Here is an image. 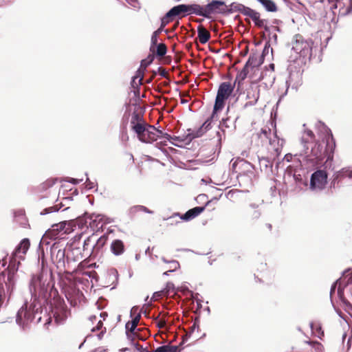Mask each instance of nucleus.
Returning a JSON list of instances; mask_svg holds the SVG:
<instances>
[{
	"label": "nucleus",
	"instance_id": "obj_32",
	"mask_svg": "<svg viewBox=\"0 0 352 352\" xmlns=\"http://www.w3.org/2000/svg\"><path fill=\"white\" fill-rule=\"evenodd\" d=\"M153 352H179V347L177 346L164 345L157 347Z\"/></svg>",
	"mask_w": 352,
	"mask_h": 352
},
{
	"label": "nucleus",
	"instance_id": "obj_27",
	"mask_svg": "<svg viewBox=\"0 0 352 352\" xmlns=\"http://www.w3.org/2000/svg\"><path fill=\"white\" fill-rule=\"evenodd\" d=\"M268 12H276L277 7L272 0H257Z\"/></svg>",
	"mask_w": 352,
	"mask_h": 352
},
{
	"label": "nucleus",
	"instance_id": "obj_50",
	"mask_svg": "<svg viewBox=\"0 0 352 352\" xmlns=\"http://www.w3.org/2000/svg\"><path fill=\"white\" fill-rule=\"evenodd\" d=\"M102 324V320H98L96 327H93L91 329V331H95L96 330H98L101 327Z\"/></svg>",
	"mask_w": 352,
	"mask_h": 352
},
{
	"label": "nucleus",
	"instance_id": "obj_59",
	"mask_svg": "<svg viewBox=\"0 0 352 352\" xmlns=\"http://www.w3.org/2000/svg\"><path fill=\"white\" fill-rule=\"evenodd\" d=\"M122 138L123 140H126H126H128L129 137H128L127 134L125 133V134H122Z\"/></svg>",
	"mask_w": 352,
	"mask_h": 352
},
{
	"label": "nucleus",
	"instance_id": "obj_3",
	"mask_svg": "<svg viewBox=\"0 0 352 352\" xmlns=\"http://www.w3.org/2000/svg\"><path fill=\"white\" fill-rule=\"evenodd\" d=\"M234 87V85H232L228 82H223L220 84L214 105V109L212 115V119L215 118V115L217 111L223 108L224 101L232 94Z\"/></svg>",
	"mask_w": 352,
	"mask_h": 352
},
{
	"label": "nucleus",
	"instance_id": "obj_62",
	"mask_svg": "<svg viewBox=\"0 0 352 352\" xmlns=\"http://www.w3.org/2000/svg\"><path fill=\"white\" fill-rule=\"evenodd\" d=\"M94 352H107L105 349H98Z\"/></svg>",
	"mask_w": 352,
	"mask_h": 352
},
{
	"label": "nucleus",
	"instance_id": "obj_2",
	"mask_svg": "<svg viewBox=\"0 0 352 352\" xmlns=\"http://www.w3.org/2000/svg\"><path fill=\"white\" fill-rule=\"evenodd\" d=\"M131 126L136 133L138 140L142 142L151 143L156 141L160 137V130L154 126L145 123L142 117L138 113L132 115Z\"/></svg>",
	"mask_w": 352,
	"mask_h": 352
},
{
	"label": "nucleus",
	"instance_id": "obj_54",
	"mask_svg": "<svg viewBox=\"0 0 352 352\" xmlns=\"http://www.w3.org/2000/svg\"><path fill=\"white\" fill-rule=\"evenodd\" d=\"M198 329H199V324H197L196 322H195V323L193 324V325L192 326L191 331L192 332V331H195V330H196V331H198Z\"/></svg>",
	"mask_w": 352,
	"mask_h": 352
},
{
	"label": "nucleus",
	"instance_id": "obj_60",
	"mask_svg": "<svg viewBox=\"0 0 352 352\" xmlns=\"http://www.w3.org/2000/svg\"><path fill=\"white\" fill-rule=\"evenodd\" d=\"M335 290H336V285H333L331 287V291H330V294L332 295V294L333 292H335Z\"/></svg>",
	"mask_w": 352,
	"mask_h": 352
},
{
	"label": "nucleus",
	"instance_id": "obj_5",
	"mask_svg": "<svg viewBox=\"0 0 352 352\" xmlns=\"http://www.w3.org/2000/svg\"><path fill=\"white\" fill-rule=\"evenodd\" d=\"M30 246V243L28 239H22L10 256L9 264H21L25 261V255Z\"/></svg>",
	"mask_w": 352,
	"mask_h": 352
},
{
	"label": "nucleus",
	"instance_id": "obj_46",
	"mask_svg": "<svg viewBox=\"0 0 352 352\" xmlns=\"http://www.w3.org/2000/svg\"><path fill=\"white\" fill-rule=\"evenodd\" d=\"M134 8H140V3L138 0H126Z\"/></svg>",
	"mask_w": 352,
	"mask_h": 352
},
{
	"label": "nucleus",
	"instance_id": "obj_16",
	"mask_svg": "<svg viewBox=\"0 0 352 352\" xmlns=\"http://www.w3.org/2000/svg\"><path fill=\"white\" fill-rule=\"evenodd\" d=\"M272 148L274 150V151L279 155L282 147L285 143V140L283 139H280L278 137L276 131H274L272 133V138L270 139L268 142Z\"/></svg>",
	"mask_w": 352,
	"mask_h": 352
},
{
	"label": "nucleus",
	"instance_id": "obj_30",
	"mask_svg": "<svg viewBox=\"0 0 352 352\" xmlns=\"http://www.w3.org/2000/svg\"><path fill=\"white\" fill-rule=\"evenodd\" d=\"M54 316L57 324H62L68 317V313L65 310L61 309L60 313L56 311Z\"/></svg>",
	"mask_w": 352,
	"mask_h": 352
},
{
	"label": "nucleus",
	"instance_id": "obj_7",
	"mask_svg": "<svg viewBox=\"0 0 352 352\" xmlns=\"http://www.w3.org/2000/svg\"><path fill=\"white\" fill-rule=\"evenodd\" d=\"M312 44L311 41H306L299 37L294 43L292 50L301 57L310 58L311 56Z\"/></svg>",
	"mask_w": 352,
	"mask_h": 352
},
{
	"label": "nucleus",
	"instance_id": "obj_17",
	"mask_svg": "<svg viewBox=\"0 0 352 352\" xmlns=\"http://www.w3.org/2000/svg\"><path fill=\"white\" fill-rule=\"evenodd\" d=\"M263 55L254 54L249 57L245 65L251 69H258V67L263 63Z\"/></svg>",
	"mask_w": 352,
	"mask_h": 352
},
{
	"label": "nucleus",
	"instance_id": "obj_29",
	"mask_svg": "<svg viewBox=\"0 0 352 352\" xmlns=\"http://www.w3.org/2000/svg\"><path fill=\"white\" fill-rule=\"evenodd\" d=\"M141 315L140 314H138L132 320L131 322H127L126 324V329L129 330L131 332H133L137 327L138 322L140 321Z\"/></svg>",
	"mask_w": 352,
	"mask_h": 352
},
{
	"label": "nucleus",
	"instance_id": "obj_53",
	"mask_svg": "<svg viewBox=\"0 0 352 352\" xmlns=\"http://www.w3.org/2000/svg\"><path fill=\"white\" fill-rule=\"evenodd\" d=\"M174 289V285H173V283H168L166 284V289H167L168 291H170V289Z\"/></svg>",
	"mask_w": 352,
	"mask_h": 352
},
{
	"label": "nucleus",
	"instance_id": "obj_10",
	"mask_svg": "<svg viewBox=\"0 0 352 352\" xmlns=\"http://www.w3.org/2000/svg\"><path fill=\"white\" fill-rule=\"evenodd\" d=\"M286 89L282 96H284L287 94V90L289 87L292 89L297 90L298 87L301 85V74L299 72H291L286 80Z\"/></svg>",
	"mask_w": 352,
	"mask_h": 352
},
{
	"label": "nucleus",
	"instance_id": "obj_12",
	"mask_svg": "<svg viewBox=\"0 0 352 352\" xmlns=\"http://www.w3.org/2000/svg\"><path fill=\"white\" fill-rule=\"evenodd\" d=\"M82 255L81 254L80 250L79 248H73L71 250H67L66 252V259L67 264H70L71 263H78V264H82Z\"/></svg>",
	"mask_w": 352,
	"mask_h": 352
},
{
	"label": "nucleus",
	"instance_id": "obj_38",
	"mask_svg": "<svg viewBox=\"0 0 352 352\" xmlns=\"http://www.w3.org/2000/svg\"><path fill=\"white\" fill-rule=\"evenodd\" d=\"M65 250H59L57 252L56 257H57V258H58V260L56 261L57 263V264H60L61 263L65 264Z\"/></svg>",
	"mask_w": 352,
	"mask_h": 352
},
{
	"label": "nucleus",
	"instance_id": "obj_48",
	"mask_svg": "<svg viewBox=\"0 0 352 352\" xmlns=\"http://www.w3.org/2000/svg\"><path fill=\"white\" fill-rule=\"evenodd\" d=\"M82 180H83L82 179H74V178H70L68 181H69V182H70L73 184H78Z\"/></svg>",
	"mask_w": 352,
	"mask_h": 352
},
{
	"label": "nucleus",
	"instance_id": "obj_28",
	"mask_svg": "<svg viewBox=\"0 0 352 352\" xmlns=\"http://www.w3.org/2000/svg\"><path fill=\"white\" fill-rule=\"evenodd\" d=\"M138 212H144L146 213L152 214L153 211L148 209L146 207L141 205L134 206L129 210V212L130 214H135Z\"/></svg>",
	"mask_w": 352,
	"mask_h": 352
},
{
	"label": "nucleus",
	"instance_id": "obj_40",
	"mask_svg": "<svg viewBox=\"0 0 352 352\" xmlns=\"http://www.w3.org/2000/svg\"><path fill=\"white\" fill-rule=\"evenodd\" d=\"M296 156H298V154L293 155L291 153H287L284 156L283 162H293L294 157H296Z\"/></svg>",
	"mask_w": 352,
	"mask_h": 352
},
{
	"label": "nucleus",
	"instance_id": "obj_55",
	"mask_svg": "<svg viewBox=\"0 0 352 352\" xmlns=\"http://www.w3.org/2000/svg\"><path fill=\"white\" fill-rule=\"evenodd\" d=\"M344 275L345 276H349V278H352V271L351 272L350 270L344 272Z\"/></svg>",
	"mask_w": 352,
	"mask_h": 352
},
{
	"label": "nucleus",
	"instance_id": "obj_14",
	"mask_svg": "<svg viewBox=\"0 0 352 352\" xmlns=\"http://www.w3.org/2000/svg\"><path fill=\"white\" fill-rule=\"evenodd\" d=\"M232 168L236 171L237 172L238 170H236V168L239 167V170H240V173H252V169H253V166L252 165L244 160H241V159H238L236 160H235L234 162H232Z\"/></svg>",
	"mask_w": 352,
	"mask_h": 352
},
{
	"label": "nucleus",
	"instance_id": "obj_15",
	"mask_svg": "<svg viewBox=\"0 0 352 352\" xmlns=\"http://www.w3.org/2000/svg\"><path fill=\"white\" fill-rule=\"evenodd\" d=\"M187 14H196L207 18L206 6L195 3L187 5Z\"/></svg>",
	"mask_w": 352,
	"mask_h": 352
},
{
	"label": "nucleus",
	"instance_id": "obj_20",
	"mask_svg": "<svg viewBox=\"0 0 352 352\" xmlns=\"http://www.w3.org/2000/svg\"><path fill=\"white\" fill-rule=\"evenodd\" d=\"M182 13H185L187 14V5L180 4L174 6L166 14V18H173L178 16Z\"/></svg>",
	"mask_w": 352,
	"mask_h": 352
},
{
	"label": "nucleus",
	"instance_id": "obj_13",
	"mask_svg": "<svg viewBox=\"0 0 352 352\" xmlns=\"http://www.w3.org/2000/svg\"><path fill=\"white\" fill-rule=\"evenodd\" d=\"M210 121L208 120L198 129H189L188 134L189 139L192 140L202 136L205 133H206V131L209 130V129H210Z\"/></svg>",
	"mask_w": 352,
	"mask_h": 352
},
{
	"label": "nucleus",
	"instance_id": "obj_56",
	"mask_svg": "<svg viewBox=\"0 0 352 352\" xmlns=\"http://www.w3.org/2000/svg\"><path fill=\"white\" fill-rule=\"evenodd\" d=\"M294 177L295 178V179L296 181H298V180H301V178H300V175H296V170H294Z\"/></svg>",
	"mask_w": 352,
	"mask_h": 352
},
{
	"label": "nucleus",
	"instance_id": "obj_24",
	"mask_svg": "<svg viewBox=\"0 0 352 352\" xmlns=\"http://www.w3.org/2000/svg\"><path fill=\"white\" fill-rule=\"evenodd\" d=\"M111 250L113 254L120 255L124 252V245L122 241L115 240L112 242L111 245Z\"/></svg>",
	"mask_w": 352,
	"mask_h": 352
},
{
	"label": "nucleus",
	"instance_id": "obj_21",
	"mask_svg": "<svg viewBox=\"0 0 352 352\" xmlns=\"http://www.w3.org/2000/svg\"><path fill=\"white\" fill-rule=\"evenodd\" d=\"M250 68L246 65L244 66L243 69L240 71L234 80V85L237 87V89L241 88L243 81L247 78L248 73L250 72Z\"/></svg>",
	"mask_w": 352,
	"mask_h": 352
},
{
	"label": "nucleus",
	"instance_id": "obj_36",
	"mask_svg": "<svg viewBox=\"0 0 352 352\" xmlns=\"http://www.w3.org/2000/svg\"><path fill=\"white\" fill-rule=\"evenodd\" d=\"M167 52L166 46L164 43H160L157 45L156 54L157 56L162 57L164 56Z\"/></svg>",
	"mask_w": 352,
	"mask_h": 352
},
{
	"label": "nucleus",
	"instance_id": "obj_51",
	"mask_svg": "<svg viewBox=\"0 0 352 352\" xmlns=\"http://www.w3.org/2000/svg\"><path fill=\"white\" fill-rule=\"evenodd\" d=\"M138 310V307H136V306H134L131 308V311H130V315H131V317L133 316V314H135Z\"/></svg>",
	"mask_w": 352,
	"mask_h": 352
},
{
	"label": "nucleus",
	"instance_id": "obj_47",
	"mask_svg": "<svg viewBox=\"0 0 352 352\" xmlns=\"http://www.w3.org/2000/svg\"><path fill=\"white\" fill-rule=\"evenodd\" d=\"M23 311H24V310H23V308L22 307V308H21V309L19 310V311H18V313H17V316H16V322H17L18 324H21V314H22V313L23 312Z\"/></svg>",
	"mask_w": 352,
	"mask_h": 352
},
{
	"label": "nucleus",
	"instance_id": "obj_37",
	"mask_svg": "<svg viewBox=\"0 0 352 352\" xmlns=\"http://www.w3.org/2000/svg\"><path fill=\"white\" fill-rule=\"evenodd\" d=\"M160 34H161V30H157L153 33L151 38V47L157 45Z\"/></svg>",
	"mask_w": 352,
	"mask_h": 352
},
{
	"label": "nucleus",
	"instance_id": "obj_43",
	"mask_svg": "<svg viewBox=\"0 0 352 352\" xmlns=\"http://www.w3.org/2000/svg\"><path fill=\"white\" fill-rule=\"evenodd\" d=\"M160 137L159 138H164L167 140H170V139H177V138H173L169 134L166 133H164L162 131H160Z\"/></svg>",
	"mask_w": 352,
	"mask_h": 352
},
{
	"label": "nucleus",
	"instance_id": "obj_18",
	"mask_svg": "<svg viewBox=\"0 0 352 352\" xmlns=\"http://www.w3.org/2000/svg\"><path fill=\"white\" fill-rule=\"evenodd\" d=\"M204 209L205 207H195L188 210L184 214L179 216L180 219L184 221H188L197 217L204 210Z\"/></svg>",
	"mask_w": 352,
	"mask_h": 352
},
{
	"label": "nucleus",
	"instance_id": "obj_26",
	"mask_svg": "<svg viewBox=\"0 0 352 352\" xmlns=\"http://www.w3.org/2000/svg\"><path fill=\"white\" fill-rule=\"evenodd\" d=\"M103 216L102 214H93L91 217V222L90 223V226L92 228H102L103 226L102 221Z\"/></svg>",
	"mask_w": 352,
	"mask_h": 352
},
{
	"label": "nucleus",
	"instance_id": "obj_34",
	"mask_svg": "<svg viewBox=\"0 0 352 352\" xmlns=\"http://www.w3.org/2000/svg\"><path fill=\"white\" fill-rule=\"evenodd\" d=\"M62 237V235H60V232L58 231H54L52 234H49L46 236V232L44 234V235L42 237L41 243H46L47 244H49L50 242L47 241V239H56L57 238Z\"/></svg>",
	"mask_w": 352,
	"mask_h": 352
},
{
	"label": "nucleus",
	"instance_id": "obj_9",
	"mask_svg": "<svg viewBox=\"0 0 352 352\" xmlns=\"http://www.w3.org/2000/svg\"><path fill=\"white\" fill-rule=\"evenodd\" d=\"M58 231L60 235L69 234L72 232L73 229V224L69 221H62L52 226V228L46 231V236L52 234L54 231Z\"/></svg>",
	"mask_w": 352,
	"mask_h": 352
},
{
	"label": "nucleus",
	"instance_id": "obj_22",
	"mask_svg": "<svg viewBox=\"0 0 352 352\" xmlns=\"http://www.w3.org/2000/svg\"><path fill=\"white\" fill-rule=\"evenodd\" d=\"M197 34L199 41L201 44L206 43L210 38V32L202 25L198 26Z\"/></svg>",
	"mask_w": 352,
	"mask_h": 352
},
{
	"label": "nucleus",
	"instance_id": "obj_35",
	"mask_svg": "<svg viewBox=\"0 0 352 352\" xmlns=\"http://www.w3.org/2000/svg\"><path fill=\"white\" fill-rule=\"evenodd\" d=\"M340 177L352 181V168H343L340 172Z\"/></svg>",
	"mask_w": 352,
	"mask_h": 352
},
{
	"label": "nucleus",
	"instance_id": "obj_8",
	"mask_svg": "<svg viewBox=\"0 0 352 352\" xmlns=\"http://www.w3.org/2000/svg\"><path fill=\"white\" fill-rule=\"evenodd\" d=\"M207 18L210 17L212 13L223 14L228 11L225 2L219 0H212L206 6Z\"/></svg>",
	"mask_w": 352,
	"mask_h": 352
},
{
	"label": "nucleus",
	"instance_id": "obj_42",
	"mask_svg": "<svg viewBox=\"0 0 352 352\" xmlns=\"http://www.w3.org/2000/svg\"><path fill=\"white\" fill-rule=\"evenodd\" d=\"M270 34L269 32H266L269 34V36H270L271 38H273L276 41L277 39V35L275 33H273V31L276 30L277 29V28L275 26L270 27Z\"/></svg>",
	"mask_w": 352,
	"mask_h": 352
},
{
	"label": "nucleus",
	"instance_id": "obj_52",
	"mask_svg": "<svg viewBox=\"0 0 352 352\" xmlns=\"http://www.w3.org/2000/svg\"><path fill=\"white\" fill-rule=\"evenodd\" d=\"M260 214H261V213L258 210H254L252 214V218L257 219L260 217Z\"/></svg>",
	"mask_w": 352,
	"mask_h": 352
},
{
	"label": "nucleus",
	"instance_id": "obj_64",
	"mask_svg": "<svg viewBox=\"0 0 352 352\" xmlns=\"http://www.w3.org/2000/svg\"><path fill=\"white\" fill-rule=\"evenodd\" d=\"M175 270H168V271H167V272H165L164 273V275H168L169 272H175Z\"/></svg>",
	"mask_w": 352,
	"mask_h": 352
},
{
	"label": "nucleus",
	"instance_id": "obj_6",
	"mask_svg": "<svg viewBox=\"0 0 352 352\" xmlns=\"http://www.w3.org/2000/svg\"><path fill=\"white\" fill-rule=\"evenodd\" d=\"M327 184V173L322 170L315 171L311 176L309 188L319 192L324 189Z\"/></svg>",
	"mask_w": 352,
	"mask_h": 352
},
{
	"label": "nucleus",
	"instance_id": "obj_39",
	"mask_svg": "<svg viewBox=\"0 0 352 352\" xmlns=\"http://www.w3.org/2000/svg\"><path fill=\"white\" fill-rule=\"evenodd\" d=\"M58 209L56 208V206H52L49 208H45L42 212H41V215H45L51 212H54L56 211H58Z\"/></svg>",
	"mask_w": 352,
	"mask_h": 352
},
{
	"label": "nucleus",
	"instance_id": "obj_58",
	"mask_svg": "<svg viewBox=\"0 0 352 352\" xmlns=\"http://www.w3.org/2000/svg\"><path fill=\"white\" fill-rule=\"evenodd\" d=\"M89 320L91 322H94V321L97 320V317L96 316H90Z\"/></svg>",
	"mask_w": 352,
	"mask_h": 352
},
{
	"label": "nucleus",
	"instance_id": "obj_31",
	"mask_svg": "<svg viewBox=\"0 0 352 352\" xmlns=\"http://www.w3.org/2000/svg\"><path fill=\"white\" fill-rule=\"evenodd\" d=\"M143 75L141 72L138 70L135 76L132 78V80L131 82V87L134 89L138 88V87L142 85Z\"/></svg>",
	"mask_w": 352,
	"mask_h": 352
},
{
	"label": "nucleus",
	"instance_id": "obj_19",
	"mask_svg": "<svg viewBox=\"0 0 352 352\" xmlns=\"http://www.w3.org/2000/svg\"><path fill=\"white\" fill-rule=\"evenodd\" d=\"M96 241V234H93L87 237L83 243V251L87 252V255L96 251L95 242Z\"/></svg>",
	"mask_w": 352,
	"mask_h": 352
},
{
	"label": "nucleus",
	"instance_id": "obj_41",
	"mask_svg": "<svg viewBox=\"0 0 352 352\" xmlns=\"http://www.w3.org/2000/svg\"><path fill=\"white\" fill-rule=\"evenodd\" d=\"M96 184L94 182H91L89 180V179L87 177L85 182V186L87 189L91 190L96 187Z\"/></svg>",
	"mask_w": 352,
	"mask_h": 352
},
{
	"label": "nucleus",
	"instance_id": "obj_23",
	"mask_svg": "<svg viewBox=\"0 0 352 352\" xmlns=\"http://www.w3.org/2000/svg\"><path fill=\"white\" fill-rule=\"evenodd\" d=\"M272 130L269 127L265 126L261 130L257 135L258 138L261 139V142L267 143L272 138Z\"/></svg>",
	"mask_w": 352,
	"mask_h": 352
},
{
	"label": "nucleus",
	"instance_id": "obj_11",
	"mask_svg": "<svg viewBox=\"0 0 352 352\" xmlns=\"http://www.w3.org/2000/svg\"><path fill=\"white\" fill-rule=\"evenodd\" d=\"M259 96V86L255 82L251 83L250 88L247 90L246 98L248 100V102L246 103V105H254L257 102Z\"/></svg>",
	"mask_w": 352,
	"mask_h": 352
},
{
	"label": "nucleus",
	"instance_id": "obj_33",
	"mask_svg": "<svg viewBox=\"0 0 352 352\" xmlns=\"http://www.w3.org/2000/svg\"><path fill=\"white\" fill-rule=\"evenodd\" d=\"M107 241V236H106L105 235L101 236L99 238H98V236L96 235V241L95 242L96 251H98L100 248H102L106 243Z\"/></svg>",
	"mask_w": 352,
	"mask_h": 352
},
{
	"label": "nucleus",
	"instance_id": "obj_61",
	"mask_svg": "<svg viewBox=\"0 0 352 352\" xmlns=\"http://www.w3.org/2000/svg\"><path fill=\"white\" fill-rule=\"evenodd\" d=\"M151 63V61L148 62V63H146V60H143L142 61V63H141V65H144V66H146L148 64H149Z\"/></svg>",
	"mask_w": 352,
	"mask_h": 352
},
{
	"label": "nucleus",
	"instance_id": "obj_44",
	"mask_svg": "<svg viewBox=\"0 0 352 352\" xmlns=\"http://www.w3.org/2000/svg\"><path fill=\"white\" fill-rule=\"evenodd\" d=\"M38 264H45L44 253L43 251L38 253Z\"/></svg>",
	"mask_w": 352,
	"mask_h": 352
},
{
	"label": "nucleus",
	"instance_id": "obj_4",
	"mask_svg": "<svg viewBox=\"0 0 352 352\" xmlns=\"http://www.w3.org/2000/svg\"><path fill=\"white\" fill-rule=\"evenodd\" d=\"M233 9L239 11L245 16L250 17L256 26L263 28L265 32H269L270 33V28L267 25V21L265 19H261L260 14L258 12L251 9L250 8L246 7L243 4H236L234 6Z\"/></svg>",
	"mask_w": 352,
	"mask_h": 352
},
{
	"label": "nucleus",
	"instance_id": "obj_1",
	"mask_svg": "<svg viewBox=\"0 0 352 352\" xmlns=\"http://www.w3.org/2000/svg\"><path fill=\"white\" fill-rule=\"evenodd\" d=\"M301 151L294 157L292 164L287 167L291 171L300 168L302 163L308 166H315L323 158L324 147L318 141H315V135L312 131L305 129L301 138Z\"/></svg>",
	"mask_w": 352,
	"mask_h": 352
},
{
	"label": "nucleus",
	"instance_id": "obj_49",
	"mask_svg": "<svg viewBox=\"0 0 352 352\" xmlns=\"http://www.w3.org/2000/svg\"><path fill=\"white\" fill-rule=\"evenodd\" d=\"M319 124L323 128L324 132L327 133L326 135L328 137V138H329L330 135H331L329 134V129L326 126H324L323 124H322L320 122L319 123Z\"/></svg>",
	"mask_w": 352,
	"mask_h": 352
},
{
	"label": "nucleus",
	"instance_id": "obj_63",
	"mask_svg": "<svg viewBox=\"0 0 352 352\" xmlns=\"http://www.w3.org/2000/svg\"><path fill=\"white\" fill-rule=\"evenodd\" d=\"M228 119H222V121L221 122V125H226V122H227Z\"/></svg>",
	"mask_w": 352,
	"mask_h": 352
},
{
	"label": "nucleus",
	"instance_id": "obj_25",
	"mask_svg": "<svg viewBox=\"0 0 352 352\" xmlns=\"http://www.w3.org/2000/svg\"><path fill=\"white\" fill-rule=\"evenodd\" d=\"M259 166L261 170H264L266 173L272 171V162L267 157H261L258 160Z\"/></svg>",
	"mask_w": 352,
	"mask_h": 352
},
{
	"label": "nucleus",
	"instance_id": "obj_45",
	"mask_svg": "<svg viewBox=\"0 0 352 352\" xmlns=\"http://www.w3.org/2000/svg\"><path fill=\"white\" fill-rule=\"evenodd\" d=\"M168 19L169 18H166V15L162 18L161 26L157 29L161 30V33L164 31V26L168 23Z\"/></svg>",
	"mask_w": 352,
	"mask_h": 352
},
{
	"label": "nucleus",
	"instance_id": "obj_57",
	"mask_svg": "<svg viewBox=\"0 0 352 352\" xmlns=\"http://www.w3.org/2000/svg\"><path fill=\"white\" fill-rule=\"evenodd\" d=\"M107 316V313H100V318H102V320H104L105 318Z\"/></svg>",
	"mask_w": 352,
	"mask_h": 352
}]
</instances>
